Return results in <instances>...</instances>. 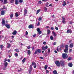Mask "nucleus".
Wrapping results in <instances>:
<instances>
[{
    "label": "nucleus",
    "mask_w": 74,
    "mask_h": 74,
    "mask_svg": "<svg viewBox=\"0 0 74 74\" xmlns=\"http://www.w3.org/2000/svg\"><path fill=\"white\" fill-rule=\"evenodd\" d=\"M65 48V49L64 50V52L65 53H68V48H69V46L67 45H66Z\"/></svg>",
    "instance_id": "obj_1"
},
{
    "label": "nucleus",
    "mask_w": 74,
    "mask_h": 74,
    "mask_svg": "<svg viewBox=\"0 0 74 74\" xmlns=\"http://www.w3.org/2000/svg\"><path fill=\"white\" fill-rule=\"evenodd\" d=\"M62 56L63 59H66L68 58L67 54L66 53H63L62 54Z\"/></svg>",
    "instance_id": "obj_2"
},
{
    "label": "nucleus",
    "mask_w": 74,
    "mask_h": 74,
    "mask_svg": "<svg viewBox=\"0 0 74 74\" xmlns=\"http://www.w3.org/2000/svg\"><path fill=\"white\" fill-rule=\"evenodd\" d=\"M55 63L58 67H60V62H59V61H57L55 62Z\"/></svg>",
    "instance_id": "obj_3"
},
{
    "label": "nucleus",
    "mask_w": 74,
    "mask_h": 74,
    "mask_svg": "<svg viewBox=\"0 0 74 74\" xmlns=\"http://www.w3.org/2000/svg\"><path fill=\"white\" fill-rule=\"evenodd\" d=\"M60 66H64V62L63 61H60Z\"/></svg>",
    "instance_id": "obj_4"
},
{
    "label": "nucleus",
    "mask_w": 74,
    "mask_h": 74,
    "mask_svg": "<svg viewBox=\"0 0 74 74\" xmlns=\"http://www.w3.org/2000/svg\"><path fill=\"white\" fill-rule=\"evenodd\" d=\"M42 50L45 51V49H48V46H46L45 47L43 46L42 47Z\"/></svg>",
    "instance_id": "obj_5"
},
{
    "label": "nucleus",
    "mask_w": 74,
    "mask_h": 74,
    "mask_svg": "<svg viewBox=\"0 0 74 74\" xmlns=\"http://www.w3.org/2000/svg\"><path fill=\"white\" fill-rule=\"evenodd\" d=\"M28 28L29 29H32L34 28V26L33 25L31 24L29 25Z\"/></svg>",
    "instance_id": "obj_6"
},
{
    "label": "nucleus",
    "mask_w": 74,
    "mask_h": 74,
    "mask_svg": "<svg viewBox=\"0 0 74 74\" xmlns=\"http://www.w3.org/2000/svg\"><path fill=\"white\" fill-rule=\"evenodd\" d=\"M5 25L8 29H10V25L9 24H5Z\"/></svg>",
    "instance_id": "obj_7"
},
{
    "label": "nucleus",
    "mask_w": 74,
    "mask_h": 74,
    "mask_svg": "<svg viewBox=\"0 0 74 74\" xmlns=\"http://www.w3.org/2000/svg\"><path fill=\"white\" fill-rule=\"evenodd\" d=\"M62 22L64 23V24L66 23V22L65 21V18H64L63 17H62Z\"/></svg>",
    "instance_id": "obj_8"
},
{
    "label": "nucleus",
    "mask_w": 74,
    "mask_h": 74,
    "mask_svg": "<svg viewBox=\"0 0 74 74\" xmlns=\"http://www.w3.org/2000/svg\"><path fill=\"white\" fill-rule=\"evenodd\" d=\"M7 48H10L11 47V44L9 43H7Z\"/></svg>",
    "instance_id": "obj_9"
},
{
    "label": "nucleus",
    "mask_w": 74,
    "mask_h": 74,
    "mask_svg": "<svg viewBox=\"0 0 74 74\" xmlns=\"http://www.w3.org/2000/svg\"><path fill=\"white\" fill-rule=\"evenodd\" d=\"M72 31H71V29H68L66 33H71Z\"/></svg>",
    "instance_id": "obj_10"
},
{
    "label": "nucleus",
    "mask_w": 74,
    "mask_h": 74,
    "mask_svg": "<svg viewBox=\"0 0 74 74\" xmlns=\"http://www.w3.org/2000/svg\"><path fill=\"white\" fill-rule=\"evenodd\" d=\"M52 34H53V35H54V37H56V36H57V34H56V33H55V32L53 31H52Z\"/></svg>",
    "instance_id": "obj_11"
},
{
    "label": "nucleus",
    "mask_w": 74,
    "mask_h": 74,
    "mask_svg": "<svg viewBox=\"0 0 74 74\" xmlns=\"http://www.w3.org/2000/svg\"><path fill=\"white\" fill-rule=\"evenodd\" d=\"M4 65L5 67H7V66H8V63L7 62H5L4 63Z\"/></svg>",
    "instance_id": "obj_12"
},
{
    "label": "nucleus",
    "mask_w": 74,
    "mask_h": 74,
    "mask_svg": "<svg viewBox=\"0 0 74 74\" xmlns=\"http://www.w3.org/2000/svg\"><path fill=\"white\" fill-rule=\"evenodd\" d=\"M2 25H5V21L4 19H2Z\"/></svg>",
    "instance_id": "obj_13"
},
{
    "label": "nucleus",
    "mask_w": 74,
    "mask_h": 74,
    "mask_svg": "<svg viewBox=\"0 0 74 74\" xmlns=\"http://www.w3.org/2000/svg\"><path fill=\"white\" fill-rule=\"evenodd\" d=\"M68 66L70 67H73V64L72 63H69L68 64Z\"/></svg>",
    "instance_id": "obj_14"
},
{
    "label": "nucleus",
    "mask_w": 74,
    "mask_h": 74,
    "mask_svg": "<svg viewBox=\"0 0 74 74\" xmlns=\"http://www.w3.org/2000/svg\"><path fill=\"white\" fill-rule=\"evenodd\" d=\"M19 15L18 12H16L15 13V16L16 17H18V16H19Z\"/></svg>",
    "instance_id": "obj_15"
},
{
    "label": "nucleus",
    "mask_w": 74,
    "mask_h": 74,
    "mask_svg": "<svg viewBox=\"0 0 74 74\" xmlns=\"http://www.w3.org/2000/svg\"><path fill=\"white\" fill-rule=\"evenodd\" d=\"M17 33V32H16V31H15L13 32L12 33V34L13 35L15 36V35H16Z\"/></svg>",
    "instance_id": "obj_16"
},
{
    "label": "nucleus",
    "mask_w": 74,
    "mask_h": 74,
    "mask_svg": "<svg viewBox=\"0 0 74 74\" xmlns=\"http://www.w3.org/2000/svg\"><path fill=\"white\" fill-rule=\"evenodd\" d=\"M53 73L54 74H59L57 73V71L56 70H55L53 71Z\"/></svg>",
    "instance_id": "obj_17"
},
{
    "label": "nucleus",
    "mask_w": 74,
    "mask_h": 74,
    "mask_svg": "<svg viewBox=\"0 0 74 74\" xmlns=\"http://www.w3.org/2000/svg\"><path fill=\"white\" fill-rule=\"evenodd\" d=\"M73 43L69 45V47L71 48H73Z\"/></svg>",
    "instance_id": "obj_18"
},
{
    "label": "nucleus",
    "mask_w": 74,
    "mask_h": 74,
    "mask_svg": "<svg viewBox=\"0 0 74 74\" xmlns=\"http://www.w3.org/2000/svg\"><path fill=\"white\" fill-rule=\"evenodd\" d=\"M1 15H4V11H2L1 13Z\"/></svg>",
    "instance_id": "obj_19"
},
{
    "label": "nucleus",
    "mask_w": 74,
    "mask_h": 74,
    "mask_svg": "<svg viewBox=\"0 0 74 74\" xmlns=\"http://www.w3.org/2000/svg\"><path fill=\"white\" fill-rule=\"evenodd\" d=\"M14 51H16V52H18V53H19V49H15Z\"/></svg>",
    "instance_id": "obj_20"
},
{
    "label": "nucleus",
    "mask_w": 74,
    "mask_h": 74,
    "mask_svg": "<svg viewBox=\"0 0 74 74\" xmlns=\"http://www.w3.org/2000/svg\"><path fill=\"white\" fill-rule=\"evenodd\" d=\"M36 51L39 53H41V49H38V50H36Z\"/></svg>",
    "instance_id": "obj_21"
},
{
    "label": "nucleus",
    "mask_w": 74,
    "mask_h": 74,
    "mask_svg": "<svg viewBox=\"0 0 74 74\" xmlns=\"http://www.w3.org/2000/svg\"><path fill=\"white\" fill-rule=\"evenodd\" d=\"M18 3H19L18 1V0H15V3L17 5L18 4Z\"/></svg>",
    "instance_id": "obj_22"
},
{
    "label": "nucleus",
    "mask_w": 74,
    "mask_h": 74,
    "mask_svg": "<svg viewBox=\"0 0 74 74\" xmlns=\"http://www.w3.org/2000/svg\"><path fill=\"white\" fill-rule=\"evenodd\" d=\"M26 61V58H24L22 60L23 64Z\"/></svg>",
    "instance_id": "obj_23"
},
{
    "label": "nucleus",
    "mask_w": 74,
    "mask_h": 74,
    "mask_svg": "<svg viewBox=\"0 0 74 74\" xmlns=\"http://www.w3.org/2000/svg\"><path fill=\"white\" fill-rule=\"evenodd\" d=\"M63 4H62V5H63V6H65V5H66V2L64 1L63 2Z\"/></svg>",
    "instance_id": "obj_24"
},
{
    "label": "nucleus",
    "mask_w": 74,
    "mask_h": 74,
    "mask_svg": "<svg viewBox=\"0 0 74 74\" xmlns=\"http://www.w3.org/2000/svg\"><path fill=\"white\" fill-rule=\"evenodd\" d=\"M24 15L25 16H26V14H27V10L26 9H25L24 10Z\"/></svg>",
    "instance_id": "obj_25"
},
{
    "label": "nucleus",
    "mask_w": 74,
    "mask_h": 74,
    "mask_svg": "<svg viewBox=\"0 0 74 74\" xmlns=\"http://www.w3.org/2000/svg\"><path fill=\"white\" fill-rule=\"evenodd\" d=\"M7 0H4L3 3L4 4H7Z\"/></svg>",
    "instance_id": "obj_26"
},
{
    "label": "nucleus",
    "mask_w": 74,
    "mask_h": 74,
    "mask_svg": "<svg viewBox=\"0 0 74 74\" xmlns=\"http://www.w3.org/2000/svg\"><path fill=\"white\" fill-rule=\"evenodd\" d=\"M47 68H48V65H45L44 67V68L45 69V70H46L47 69Z\"/></svg>",
    "instance_id": "obj_27"
},
{
    "label": "nucleus",
    "mask_w": 74,
    "mask_h": 74,
    "mask_svg": "<svg viewBox=\"0 0 74 74\" xmlns=\"http://www.w3.org/2000/svg\"><path fill=\"white\" fill-rule=\"evenodd\" d=\"M0 47L1 48V49H2L4 47V46L3 45H1L0 46Z\"/></svg>",
    "instance_id": "obj_28"
},
{
    "label": "nucleus",
    "mask_w": 74,
    "mask_h": 74,
    "mask_svg": "<svg viewBox=\"0 0 74 74\" xmlns=\"http://www.w3.org/2000/svg\"><path fill=\"white\" fill-rule=\"evenodd\" d=\"M49 4V3L47 2V3L46 4H45V5L46 7H49L48 6V4Z\"/></svg>",
    "instance_id": "obj_29"
},
{
    "label": "nucleus",
    "mask_w": 74,
    "mask_h": 74,
    "mask_svg": "<svg viewBox=\"0 0 74 74\" xmlns=\"http://www.w3.org/2000/svg\"><path fill=\"white\" fill-rule=\"evenodd\" d=\"M27 53L29 55H30V53H31V52L30 50H28Z\"/></svg>",
    "instance_id": "obj_30"
},
{
    "label": "nucleus",
    "mask_w": 74,
    "mask_h": 74,
    "mask_svg": "<svg viewBox=\"0 0 74 74\" xmlns=\"http://www.w3.org/2000/svg\"><path fill=\"white\" fill-rule=\"evenodd\" d=\"M39 12H40V9H39L37 11L36 14H38V13H39Z\"/></svg>",
    "instance_id": "obj_31"
},
{
    "label": "nucleus",
    "mask_w": 74,
    "mask_h": 74,
    "mask_svg": "<svg viewBox=\"0 0 74 74\" xmlns=\"http://www.w3.org/2000/svg\"><path fill=\"white\" fill-rule=\"evenodd\" d=\"M50 39L51 40H53V36H51Z\"/></svg>",
    "instance_id": "obj_32"
},
{
    "label": "nucleus",
    "mask_w": 74,
    "mask_h": 74,
    "mask_svg": "<svg viewBox=\"0 0 74 74\" xmlns=\"http://www.w3.org/2000/svg\"><path fill=\"white\" fill-rule=\"evenodd\" d=\"M50 32H51V31L49 30H47V34H49V33H50Z\"/></svg>",
    "instance_id": "obj_33"
},
{
    "label": "nucleus",
    "mask_w": 74,
    "mask_h": 74,
    "mask_svg": "<svg viewBox=\"0 0 74 74\" xmlns=\"http://www.w3.org/2000/svg\"><path fill=\"white\" fill-rule=\"evenodd\" d=\"M14 55L16 57H18V54L17 53H15L14 54Z\"/></svg>",
    "instance_id": "obj_34"
},
{
    "label": "nucleus",
    "mask_w": 74,
    "mask_h": 74,
    "mask_svg": "<svg viewBox=\"0 0 74 74\" xmlns=\"http://www.w3.org/2000/svg\"><path fill=\"white\" fill-rule=\"evenodd\" d=\"M29 69L32 70V65H31L29 66Z\"/></svg>",
    "instance_id": "obj_35"
},
{
    "label": "nucleus",
    "mask_w": 74,
    "mask_h": 74,
    "mask_svg": "<svg viewBox=\"0 0 74 74\" xmlns=\"http://www.w3.org/2000/svg\"><path fill=\"white\" fill-rule=\"evenodd\" d=\"M10 2L11 3H13L14 2V0H11L10 1Z\"/></svg>",
    "instance_id": "obj_36"
},
{
    "label": "nucleus",
    "mask_w": 74,
    "mask_h": 74,
    "mask_svg": "<svg viewBox=\"0 0 74 74\" xmlns=\"http://www.w3.org/2000/svg\"><path fill=\"white\" fill-rule=\"evenodd\" d=\"M32 69H29V71L30 74H31L30 73H31V72H32Z\"/></svg>",
    "instance_id": "obj_37"
},
{
    "label": "nucleus",
    "mask_w": 74,
    "mask_h": 74,
    "mask_svg": "<svg viewBox=\"0 0 74 74\" xmlns=\"http://www.w3.org/2000/svg\"><path fill=\"white\" fill-rule=\"evenodd\" d=\"M13 16H14V14H11L10 16V18H12Z\"/></svg>",
    "instance_id": "obj_38"
},
{
    "label": "nucleus",
    "mask_w": 74,
    "mask_h": 74,
    "mask_svg": "<svg viewBox=\"0 0 74 74\" xmlns=\"http://www.w3.org/2000/svg\"><path fill=\"white\" fill-rule=\"evenodd\" d=\"M32 65H36V63L35 62H33L32 63Z\"/></svg>",
    "instance_id": "obj_39"
},
{
    "label": "nucleus",
    "mask_w": 74,
    "mask_h": 74,
    "mask_svg": "<svg viewBox=\"0 0 74 74\" xmlns=\"http://www.w3.org/2000/svg\"><path fill=\"white\" fill-rule=\"evenodd\" d=\"M42 19V18H41V17H39L38 19V20L39 21H41Z\"/></svg>",
    "instance_id": "obj_40"
},
{
    "label": "nucleus",
    "mask_w": 74,
    "mask_h": 74,
    "mask_svg": "<svg viewBox=\"0 0 74 74\" xmlns=\"http://www.w3.org/2000/svg\"><path fill=\"white\" fill-rule=\"evenodd\" d=\"M38 4H41L42 3V2H41V1H39L38 2Z\"/></svg>",
    "instance_id": "obj_41"
},
{
    "label": "nucleus",
    "mask_w": 74,
    "mask_h": 74,
    "mask_svg": "<svg viewBox=\"0 0 74 74\" xmlns=\"http://www.w3.org/2000/svg\"><path fill=\"white\" fill-rule=\"evenodd\" d=\"M40 30V29L39 28H37V31L38 32H39Z\"/></svg>",
    "instance_id": "obj_42"
},
{
    "label": "nucleus",
    "mask_w": 74,
    "mask_h": 74,
    "mask_svg": "<svg viewBox=\"0 0 74 74\" xmlns=\"http://www.w3.org/2000/svg\"><path fill=\"white\" fill-rule=\"evenodd\" d=\"M38 32L39 34H41V31H38Z\"/></svg>",
    "instance_id": "obj_43"
},
{
    "label": "nucleus",
    "mask_w": 74,
    "mask_h": 74,
    "mask_svg": "<svg viewBox=\"0 0 74 74\" xmlns=\"http://www.w3.org/2000/svg\"><path fill=\"white\" fill-rule=\"evenodd\" d=\"M46 74H48V73H49V71H48V70H47V69L46 70Z\"/></svg>",
    "instance_id": "obj_44"
},
{
    "label": "nucleus",
    "mask_w": 74,
    "mask_h": 74,
    "mask_svg": "<svg viewBox=\"0 0 74 74\" xmlns=\"http://www.w3.org/2000/svg\"><path fill=\"white\" fill-rule=\"evenodd\" d=\"M71 59V57L69 58L68 59V60H70Z\"/></svg>",
    "instance_id": "obj_45"
},
{
    "label": "nucleus",
    "mask_w": 74,
    "mask_h": 74,
    "mask_svg": "<svg viewBox=\"0 0 74 74\" xmlns=\"http://www.w3.org/2000/svg\"><path fill=\"white\" fill-rule=\"evenodd\" d=\"M19 3H22L23 2V0H20L19 1Z\"/></svg>",
    "instance_id": "obj_46"
},
{
    "label": "nucleus",
    "mask_w": 74,
    "mask_h": 74,
    "mask_svg": "<svg viewBox=\"0 0 74 74\" xmlns=\"http://www.w3.org/2000/svg\"><path fill=\"white\" fill-rule=\"evenodd\" d=\"M21 70H18V72H20V71H22V69H20Z\"/></svg>",
    "instance_id": "obj_47"
},
{
    "label": "nucleus",
    "mask_w": 74,
    "mask_h": 74,
    "mask_svg": "<svg viewBox=\"0 0 74 74\" xmlns=\"http://www.w3.org/2000/svg\"><path fill=\"white\" fill-rule=\"evenodd\" d=\"M59 47H57V51H59Z\"/></svg>",
    "instance_id": "obj_48"
},
{
    "label": "nucleus",
    "mask_w": 74,
    "mask_h": 74,
    "mask_svg": "<svg viewBox=\"0 0 74 74\" xmlns=\"http://www.w3.org/2000/svg\"><path fill=\"white\" fill-rule=\"evenodd\" d=\"M46 42H44L43 43V44H44V45H45L46 44Z\"/></svg>",
    "instance_id": "obj_49"
},
{
    "label": "nucleus",
    "mask_w": 74,
    "mask_h": 74,
    "mask_svg": "<svg viewBox=\"0 0 74 74\" xmlns=\"http://www.w3.org/2000/svg\"><path fill=\"white\" fill-rule=\"evenodd\" d=\"M40 25V23L39 22H38V24H37V26H39Z\"/></svg>",
    "instance_id": "obj_50"
},
{
    "label": "nucleus",
    "mask_w": 74,
    "mask_h": 74,
    "mask_svg": "<svg viewBox=\"0 0 74 74\" xmlns=\"http://www.w3.org/2000/svg\"><path fill=\"white\" fill-rule=\"evenodd\" d=\"M7 61L8 62H10L11 60L10 59H8L7 60Z\"/></svg>",
    "instance_id": "obj_51"
},
{
    "label": "nucleus",
    "mask_w": 74,
    "mask_h": 74,
    "mask_svg": "<svg viewBox=\"0 0 74 74\" xmlns=\"http://www.w3.org/2000/svg\"><path fill=\"white\" fill-rule=\"evenodd\" d=\"M39 58L40 59H44V58H43L42 57H40Z\"/></svg>",
    "instance_id": "obj_52"
},
{
    "label": "nucleus",
    "mask_w": 74,
    "mask_h": 74,
    "mask_svg": "<svg viewBox=\"0 0 74 74\" xmlns=\"http://www.w3.org/2000/svg\"><path fill=\"white\" fill-rule=\"evenodd\" d=\"M51 29L52 30H54V28H53V27H51Z\"/></svg>",
    "instance_id": "obj_53"
},
{
    "label": "nucleus",
    "mask_w": 74,
    "mask_h": 74,
    "mask_svg": "<svg viewBox=\"0 0 74 74\" xmlns=\"http://www.w3.org/2000/svg\"><path fill=\"white\" fill-rule=\"evenodd\" d=\"M45 11H47V8L46 7L45 8Z\"/></svg>",
    "instance_id": "obj_54"
},
{
    "label": "nucleus",
    "mask_w": 74,
    "mask_h": 74,
    "mask_svg": "<svg viewBox=\"0 0 74 74\" xmlns=\"http://www.w3.org/2000/svg\"><path fill=\"white\" fill-rule=\"evenodd\" d=\"M27 49H30V47L28 46V47H27Z\"/></svg>",
    "instance_id": "obj_55"
},
{
    "label": "nucleus",
    "mask_w": 74,
    "mask_h": 74,
    "mask_svg": "<svg viewBox=\"0 0 74 74\" xmlns=\"http://www.w3.org/2000/svg\"><path fill=\"white\" fill-rule=\"evenodd\" d=\"M56 42H54L53 43V45H56Z\"/></svg>",
    "instance_id": "obj_56"
},
{
    "label": "nucleus",
    "mask_w": 74,
    "mask_h": 74,
    "mask_svg": "<svg viewBox=\"0 0 74 74\" xmlns=\"http://www.w3.org/2000/svg\"><path fill=\"white\" fill-rule=\"evenodd\" d=\"M28 34V32H27L26 31L25 35H27Z\"/></svg>",
    "instance_id": "obj_57"
},
{
    "label": "nucleus",
    "mask_w": 74,
    "mask_h": 74,
    "mask_svg": "<svg viewBox=\"0 0 74 74\" xmlns=\"http://www.w3.org/2000/svg\"><path fill=\"white\" fill-rule=\"evenodd\" d=\"M63 47H64V46H63V45H62L60 47V48H63Z\"/></svg>",
    "instance_id": "obj_58"
},
{
    "label": "nucleus",
    "mask_w": 74,
    "mask_h": 74,
    "mask_svg": "<svg viewBox=\"0 0 74 74\" xmlns=\"http://www.w3.org/2000/svg\"><path fill=\"white\" fill-rule=\"evenodd\" d=\"M7 60H8L7 59H5V61H4V62H6V61H7Z\"/></svg>",
    "instance_id": "obj_59"
},
{
    "label": "nucleus",
    "mask_w": 74,
    "mask_h": 74,
    "mask_svg": "<svg viewBox=\"0 0 74 74\" xmlns=\"http://www.w3.org/2000/svg\"><path fill=\"white\" fill-rule=\"evenodd\" d=\"M69 23H70V24H72V23H73V22L71 21H70L69 22Z\"/></svg>",
    "instance_id": "obj_60"
},
{
    "label": "nucleus",
    "mask_w": 74,
    "mask_h": 74,
    "mask_svg": "<svg viewBox=\"0 0 74 74\" xmlns=\"http://www.w3.org/2000/svg\"><path fill=\"white\" fill-rule=\"evenodd\" d=\"M3 70H6V67H5V68H3Z\"/></svg>",
    "instance_id": "obj_61"
},
{
    "label": "nucleus",
    "mask_w": 74,
    "mask_h": 74,
    "mask_svg": "<svg viewBox=\"0 0 74 74\" xmlns=\"http://www.w3.org/2000/svg\"><path fill=\"white\" fill-rule=\"evenodd\" d=\"M55 29H56V30H58V27H56Z\"/></svg>",
    "instance_id": "obj_62"
},
{
    "label": "nucleus",
    "mask_w": 74,
    "mask_h": 74,
    "mask_svg": "<svg viewBox=\"0 0 74 74\" xmlns=\"http://www.w3.org/2000/svg\"><path fill=\"white\" fill-rule=\"evenodd\" d=\"M52 3H51V4H50L49 5V7H51V6H52Z\"/></svg>",
    "instance_id": "obj_63"
},
{
    "label": "nucleus",
    "mask_w": 74,
    "mask_h": 74,
    "mask_svg": "<svg viewBox=\"0 0 74 74\" xmlns=\"http://www.w3.org/2000/svg\"><path fill=\"white\" fill-rule=\"evenodd\" d=\"M71 51H72V49H70V50H69V52H71Z\"/></svg>",
    "instance_id": "obj_64"
}]
</instances>
